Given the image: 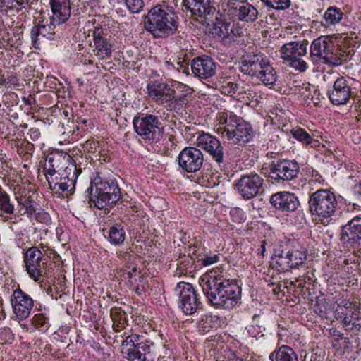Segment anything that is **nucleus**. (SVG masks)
Listing matches in <instances>:
<instances>
[{
  "label": "nucleus",
  "instance_id": "nucleus-29",
  "mask_svg": "<svg viewBox=\"0 0 361 361\" xmlns=\"http://www.w3.org/2000/svg\"><path fill=\"white\" fill-rule=\"evenodd\" d=\"M307 258L306 250L305 248L302 250L292 249L286 254V257L282 255L279 257L280 262H278L283 269L288 268H296L302 265Z\"/></svg>",
  "mask_w": 361,
  "mask_h": 361
},
{
  "label": "nucleus",
  "instance_id": "nucleus-27",
  "mask_svg": "<svg viewBox=\"0 0 361 361\" xmlns=\"http://www.w3.org/2000/svg\"><path fill=\"white\" fill-rule=\"evenodd\" d=\"M270 203L274 208L283 212H295L300 205L298 197L289 192H279L272 195Z\"/></svg>",
  "mask_w": 361,
  "mask_h": 361
},
{
  "label": "nucleus",
  "instance_id": "nucleus-60",
  "mask_svg": "<svg viewBox=\"0 0 361 361\" xmlns=\"http://www.w3.org/2000/svg\"><path fill=\"white\" fill-rule=\"evenodd\" d=\"M7 221L11 224H16L18 222V216L9 217L7 219Z\"/></svg>",
  "mask_w": 361,
  "mask_h": 361
},
{
  "label": "nucleus",
  "instance_id": "nucleus-45",
  "mask_svg": "<svg viewBox=\"0 0 361 361\" xmlns=\"http://www.w3.org/2000/svg\"><path fill=\"white\" fill-rule=\"evenodd\" d=\"M37 27L33 26L30 31V37L32 46L36 49H40L42 45H43L46 40H47L45 37H42L41 35H37L36 31L37 32Z\"/></svg>",
  "mask_w": 361,
  "mask_h": 361
},
{
  "label": "nucleus",
  "instance_id": "nucleus-21",
  "mask_svg": "<svg viewBox=\"0 0 361 361\" xmlns=\"http://www.w3.org/2000/svg\"><path fill=\"white\" fill-rule=\"evenodd\" d=\"M202 152L197 147H186L180 151L178 157V166L183 172L188 173L199 171L204 164Z\"/></svg>",
  "mask_w": 361,
  "mask_h": 361
},
{
  "label": "nucleus",
  "instance_id": "nucleus-30",
  "mask_svg": "<svg viewBox=\"0 0 361 361\" xmlns=\"http://www.w3.org/2000/svg\"><path fill=\"white\" fill-rule=\"evenodd\" d=\"M183 3L186 10L198 17L209 15L214 10L210 0H183Z\"/></svg>",
  "mask_w": 361,
  "mask_h": 361
},
{
  "label": "nucleus",
  "instance_id": "nucleus-37",
  "mask_svg": "<svg viewBox=\"0 0 361 361\" xmlns=\"http://www.w3.org/2000/svg\"><path fill=\"white\" fill-rule=\"evenodd\" d=\"M219 317L212 315H204L199 321L198 330L199 331L204 334L210 331L212 329L216 328Z\"/></svg>",
  "mask_w": 361,
  "mask_h": 361
},
{
  "label": "nucleus",
  "instance_id": "nucleus-17",
  "mask_svg": "<svg viewBox=\"0 0 361 361\" xmlns=\"http://www.w3.org/2000/svg\"><path fill=\"white\" fill-rule=\"evenodd\" d=\"M224 11L231 18L245 23H254L259 16L258 10L247 0H228Z\"/></svg>",
  "mask_w": 361,
  "mask_h": 361
},
{
  "label": "nucleus",
  "instance_id": "nucleus-16",
  "mask_svg": "<svg viewBox=\"0 0 361 361\" xmlns=\"http://www.w3.org/2000/svg\"><path fill=\"white\" fill-rule=\"evenodd\" d=\"M264 178L255 171L242 175L235 180L234 187L240 196L245 200L257 197L264 185Z\"/></svg>",
  "mask_w": 361,
  "mask_h": 361
},
{
  "label": "nucleus",
  "instance_id": "nucleus-56",
  "mask_svg": "<svg viewBox=\"0 0 361 361\" xmlns=\"http://www.w3.org/2000/svg\"><path fill=\"white\" fill-rule=\"evenodd\" d=\"M353 192L356 195L357 200L361 202V183L356 184L353 187Z\"/></svg>",
  "mask_w": 361,
  "mask_h": 361
},
{
  "label": "nucleus",
  "instance_id": "nucleus-34",
  "mask_svg": "<svg viewBox=\"0 0 361 361\" xmlns=\"http://www.w3.org/2000/svg\"><path fill=\"white\" fill-rule=\"evenodd\" d=\"M316 133L317 132L314 131L312 132V134H310L307 131L300 127L293 128L290 130V134L292 136L305 146L311 145L314 137H319L316 135Z\"/></svg>",
  "mask_w": 361,
  "mask_h": 361
},
{
  "label": "nucleus",
  "instance_id": "nucleus-31",
  "mask_svg": "<svg viewBox=\"0 0 361 361\" xmlns=\"http://www.w3.org/2000/svg\"><path fill=\"white\" fill-rule=\"evenodd\" d=\"M270 361H305L299 359L298 354L293 349L286 345H283L269 354Z\"/></svg>",
  "mask_w": 361,
  "mask_h": 361
},
{
  "label": "nucleus",
  "instance_id": "nucleus-52",
  "mask_svg": "<svg viewBox=\"0 0 361 361\" xmlns=\"http://www.w3.org/2000/svg\"><path fill=\"white\" fill-rule=\"evenodd\" d=\"M352 321V317H350L347 315L345 316L342 321L343 326L346 330H355L357 331H360L361 330V324H356Z\"/></svg>",
  "mask_w": 361,
  "mask_h": 361
},
{
  "label": "nucleus",
  "instance_id": "nucleus-36",
  "mask_svg": "<svg viewBox=\"0 0 361 361\" xmlns=\"http://www.w3.org/2000/svg\"><path fill=\"white\" fill-rule=\"evenodd\" d=\"M126 238V232L120 223H116L110 227L109 231V240L114 245L122 244Z\"/></svg>",
  "mask_w": 361,
  "mask_h": 361
},
{
  "label": "nucleus",
  "instance_id": "nucleus-10",
  "mask_svg": "<svg viewBox=\"0 0 361 361\" xmlns=\"http://www.w3.org/2000/svg\"><path fill=\"white\" fill-rule=\"evenodd\" d=\"M81 172V169H75L71 165L61 173L47 175L49 189L58 197H68L72 195L75 192L77 178Z\"/></svg>",
  "mask_w": 361,
  "mask_h": 361
},
{
  "label": "nucleus",
  "instance_id": "nucleus-48",
  "mask_svg": "<svg viewBox=\"0 0 361 361\" xmlns=\"http://www.w3.org/2000/svg\"><path fill=\"white\" fill-rule=\"evenodd\" d=\"M84 150L89 153H96L99 152L101 154L100 143L99 141L94 140V138H91L87 140L82 145Z\"/></svg>",
  "mask_w": 361,
  "mask_h": 361
},
{
  "label": "nucleus",
  "instance_id": "nucleus-6",
  "mask_svg": "<svg viewBox=\"0 0 361 361\" xmlns=\"http://www.w3.org/2000/svg\"><path fill=\"white\" fill-rule=\"evenodd\" d=\"M224 126L217 128V133L238 146H245L252 140L255 132L249 122L233 112L225 114Z\"/></svg>",
  "mask_w": 361,
  "mask_h": 361
},
{
  "label": "nucleus",
  "instance_id": "nucleus-23",
  "mask_svg": "<svg viewBox=\"0 0 361 361\" xmlns=\"http://www.w3.org/2000/svg\"><path fill=\"white\" fill-rule=\"evenodd\" d=\"M71 165H73L75 169H78L76 162L68 154L64 152L50 154L46 158L43 169L47 177V175L61 173Z\"/></svg>",
  "mask_w": 361,
  "mask_h": 361
},
{
  "label": "nucleus",
  "instance_id": "nucleus-3",
  "mask_svg": "<svg viewBox=\"0 0 361 361\" xmlns=\"http://www.w3.org/2000/svg\"><path fill=\"white\" fill-rule=\"evenodd\" d=\"M91 207L99 209L113 207L121 198V192L116 181L97 174L92 180L87 190Z\"/></svg>",
  "mask_w": 361,
  "mask_h": 361
},
{
  "label": "nucleus",
  "instance_id": "nucleus-4",
  "mask_svg": "<svg viewBox=\"0 0 361 361\" xmlns=\"http://www.w3.org/2000/svg\"><path fill=\"white\" fill-rule=\"evenodd\" d=\"M240 71L252 78H255L266 86L277 81V74L269 57L261 51L247 53L240 59Z\"/></svg>",
  "mask_w": 361,
  "mask_h": 361
},
{
  "label": "nucleus",
  "instance_id": "nucleus-39",
  "mask_svg": "<svg viewBox=\"0 0 361 361\" xmlns=\"http://www.w3.org/2000/svg\"><path fill=\"white\" fill-rule=\"evenodd\" d=\"M268 8L277 11H286L292 6L291 0H260Z\"/></svg>",
  "mask_w": 361,
  "mask_h": 361
},
{
  "label": "nucleus",
  "instance_id": "nucleus-35",
  "mask_svg": "<svg viewBox=\"0 0 361 361\" xmlns=\"http://www.w3.org/2000/svg\"><path fill=\"white\" fill-rule=\"evenodd\" d=\"M57 23L50 20V23L47 25H35L37 27V32L36 31L37 35H41L42 37H45L49 40H54L57 37H59L60 33L58 30H56Z\"/></svg>",
  "mask_w": 361,
  "mask_h": 361
},
{
  "label": "nucleus",
  "instance_id": "nucleus-55",
  "mask_svg": "<svg viewBox=\"0 0 361 361\" xmlns=\"http://www.w3.org/2000/svg\"><path fill=\"white\" fill-rule=\"evenodd\" d=\"M194 262V260H192V262H190V260H182L180 261L177 264L178 266L183 265V267L185 269L186 271H191L190 269L193 268Z\"/></svg>",
  "mask_w": 361,
  "mask_h": 361
},
{
  "label": "nucleus",
  "instance_id": "nucleus-8",
  "mask_svg": "<svg viewBox=\"0 0 361 361\" xmlns=\"http://www.w3.org/2000/svg\"><path fill=\"white\" fill-rule=\"evenodd\" d=\"M135 132L149 144L159 142L164 134V127L157 116L138 114L133 118Z\"/></svg>",
  "mask_w": 361,
  "mask_h": 361
},
{
  "label": "nucleus",
  "instance_id": "nucleus-24",
  "mask_svg": "<svg viewBox=\"0 0 361 361\" xmlns=\"http://www.w3.org/2000/svg\"><path fill=\"white\" fill-rule=\"evenodd\" d=\"M197 146L207 151L212 159L219 164L224 162L223 146L215 137L202 133L197 138Z\"/></svg>",
  "mask_w": 361,
  "mask_h": 361
},
{
  "label": "nucleus",
  "instance_id": "nucleus-9",
  "mask_svg": "<svg viewBox=\"0 0 361 361\" xmlns=\"http://www.w3.org/2000/svg\"><path fill=\"white\" fill-rule=\"evenodd\" d=\"M308 204L311 214L320 221L333 216L338 206L334 193L324 189L313 192L310 196Z\"/></svg>",
  "mask_w": 361,
  "mask_h": 361
},
{
  "label": "nucleus",
  "instance_id": "nucleus-49",
  "mask_svg": "<svg viewBox=\"0 0 361 361\" xmlns=\"http://www.w3.org/2000/svg\"><path fill=\"white\" fill-rule=\"evenodd\" d=\"M128 9L132 13H139L144 6L143 0H124Z\"/></svg>",
  "mask_w": 361,
  "mask_h": 361
},
{
  "label": "nucleus",
  "instance_id": "nucleus-57",
  "mask_svg": "<svg viewBox=\"0 0 361 361\" xmlns=\"http://www.w3.org/2000/svg\"><path fill=\"white\" fill-rule=\"evenodd\" d=\"M350 317H352V322L356 324H361L360 322L359 315L357 312H353L351 315L349 316Z\"/></svg>",
  "mask_w": 361,
  "mask_h": 361
},
{
  "label": "nucleus",
  "instance_id": "nucleus-28",
  "mask_svg": "<svg viewBox=\"0 0 361 361\" xmlns=\"http://www.w3.org/2000/svg\"><path fill=\"white\" fill-rule=\"evenodd\" d=\"M52 16L50 20L56 23L58 26L66 23L71 16L70 0H50Z\"/></svg>",
  "mask_w": 361,
  "mask_h": 361
},
{
  "label": "nucleus",
  "instance_id": "nucleus-59",
  "mask_svg": "<svg viewBox=\"0 0 361 361\" xmlns=\"http://www.w3.org/2000/svg\"><path fill=\"white\" fill-rule=\"evenodd\" d=\"M2 317L4 318L5 317V314H4V307H3L2 300L0 298V319H1Z\"/></svg>",
  "mask_w": 361,
  "mask_h": 361
},
{
  "label": "nucleus",
  "instance_id": "nucleus-11",
  "mask_svg": "<svg viewBox=\"0 0 361 361\" xmlns=\"http://www.w3.org/2000/svg\"><path fill=\"white\" fill-rule=\"evenodd\" d=\"M308 42L293 41L283 44L280 49L281 58L283 59L286 63L299 71L305 72L309 67L307 56Z\"/></svg>",
  "mask_w": 361,
  "mask_h": 361
},
{
  "label": "nucleus",
  "instance_id": "nucleus-40",
  "mask_svg": "<svg viewBox=\"0 0 361 361\" xmlns=\"http://www.w3.org/2000/svg\"><path fill=\"white\" fill-rule=\"evenodd\" d=\"M23 9L27 10L28 8L23 5L20 0H0V13L7 11V10L20 12Z\"/></svg>",
  "mask_w": 361,
  "mask_h": 361
},
{
  "label": "nucleus",
  "instance_id": "nucleus-32",
  "mask_svg": "<svg viewBox=\"0 0 361 361\" xmlns=\"http://www.w3.org/2000/svg\"><path fill=\"white\" fill-rule=\"evenodd\" d=\"M344 16L345 13L341 8L336 6H330L324 12L321 23L325 27L334 26L341 23Z\"/></svg>",
  "mask_w": 361,
  "mask_h": 361
},
{
  "label": "nucleus",
  "instance_id": "nucleus-20",
  "mask_svg": "<svg viewBox=\"0 0 361 361\" xmlns=\"http://www.w3.org/2000/svg\"><path fill=\"white\" fill-rule=\"evenodd\" d=\"M269 169L270 178L278 183L292 180L298 177L300 172L298 164L288 159L273 161Z\"/></svg>",
  "mask_w": 361,
  "mask_h": 361
},
{
  "label": "nucleus",
  "instance_id": "nucleus-38",
  "mask_svg": "<svg viewBox=\"0 0 361 361\" xmlns=\"http://www.w3.org/2000/svg\"><path fill=\"white\" fill-rule=\"evenodd\" d=\"M32 324L39 331L46 332L50 327L49 318L44 313H37L32 319Z\"/></svg>",
  "mask_w": 361,
  "mask_h": 361
},
{
  "label": "nucleus",
  "instance_id": "nucleus-1",
  "mask_svg": "<svg viewBox=\"0 0 361 361\" xmlns=\"http://www.w3.org/2000/svg\"><path fill=\"white\" fill-rule=\"evenodd\" d=\"M200 284L208 302L216 309H232L240 299L239 287L217 271L202 275Z\"/></svg>",
  "mask_w": 361,
  "mask_h": 361
},
{
  "label": "nucleus",
  "instance_id": "nucleus-42",
  "mask_svg": "<svg viewBox=\"0 0 361 361\" xmlns=\"http://www.w3.org/2000/svg\"><path fill=\"white\" fill-rule=\"evenodd\" d=\"M14 210V205L10 202L9 196L0 186V211L7 214H12Z\"/></svg>",
  "mask_w": 361,
  "mask_h": 361
},
{
  "label": "nucleus",
  "instance_id": "nucleus-64",
  "mask_svg": "<svg viewBox=\"0 0 361 361\" xmlns=\"http://www.w3.org/2000/svg\"><path fill=\"white\" fill-rule=\"evenodd\" d=\"M358 109H357V111H360V114H361V104L359 105L358 106Z\"/></svg>",
  "mask_w": 361,
  "mask_h": 361
},
{
  "label": "nucleus",
  "instance_id": "nucleus-18",
  "mask_svg": "<svg viewBox=\"0 0 361 361\" xmlns=\"http://www.w3.org/2000/svg\"><path fill=\"white\" fill-rule=\"evenodd\" d=\"M331 48V42L325 38L319 37L314 39L310 47V60L314 64L322 62L324 64L333 66L340 65V59L333 56Z\"/></svg>",
  "mask_w": 361,
  "mask_h": 361
},
{
  "label": "nucleus",
  "instance_id": "nucleus-13",
  "mask_svg": "<svg viewBox=\"0 0 361 361\" xmlns=\"http://www.w3.org/2000/svg\"><path fill=\"white\" fill-rule=\"evenodd\" d=\"M23 261L29 276L36 282L43 281L47 260L42 251L37 246L30 247L24 252Z\"/></svg>",
  "mask_w": 361,
  "mask_h": 361
},
{
  "label": "nucleus",
  "instance_id": "nucleus-41",
  "mask_svg": "<svg viewBox=\"0 0 361 361\" xmlns=\"http://www.w3.org/2000/svg\"><path fill=\"white\" fill-rule=\"evenodd\" d=\"M240 84L234 82L231 80H226L220 87V91L221 94L233 97L236 95L237 92L240 91Z\"/></svg>",
  "mask_w": 361,
  "mask_h": 361
},
{
  "label": "nucleus",
  "instance_id": "nucleus-47",
  "mask_svg": "<svg viewBox=\"0 0 361 361\" xmlns=\"http://www.w3.org/2000/svg\"><path fill=\"white\" fill-rule=\"evenodd\" d=\"M219 255L216 254H212L211 252L207 253L204 252L201 258L198 259V262L202 263V265L207 267L214 264L219 261Z\"/></svg>",
  "mask_w": 361,
  "mask_h": 361
},
{
  "label": "nucleus",
  "instance_id": "nucleus-15",
  "mask_svg": "<svg viewBox=\"0 0 361 361\" xmlns=\"http://www.w3.org/2000/svg\"><path fill=\"white\" fill-rule=\"evenodd\" d=\"M174 291L179 297L178 307L186 315L195 314L202 307L199 295L191 283L179 282Z\"/></svg>",
  "mask_w": 361,
  "mask_h": 361
},
{
  "label": "nucleus",
  "instance_id": "nucleus-61",
  "mask_svg": "<svg viewBox=\"0 0 361 361\" xmlns=\"http://www.w3.org/2000/svg\"><path fill=\"white\" fill-rule=\"evenodd\" d=\"M23 4V5H25L28 8H30V0H20Z\"/></svg>",
  "mask_w": 361,
  "mask_h": 361
},
{
  "label": "nucleus",
  "instance_id": "nucleus-46",
  "mask_svg": "<svg viewBox=\"0 0 361 361\" xmlns=\"http://www.w3.org/2000/svg\"><path fill=\"white\" fill-rule=\"evenodd\" d=\"M34 145L27 140H23L20 145L17 146V152L19 155L24 157L27 154H32L34 152Z\"/></svg>",
  "mask_w": 361,
  "mask_h": 361
},
{
  "label": "nucleus",
  "instance_id": "nucleus-33",
  "mask_svg": "<svg viewBox=\"0 0 361 361\" xmlns=\"http://www.w3.org/2000/svg\"><path fill=\"white\" fill-rule=\"evenodd\" d=\"M231 31V23L225 20L215 23L212 29V34L221 40H228Z\"/></svg>",
  "mask_w": 361,
  "mask_h": 361
},
{
  "label": "nucleus",
  "instance_id": "nucleus-44",
  "mask_svg": "<svg viewBox=\"0 0 361 361\" xmlns=\"http://www.w3.org/2000/svg\"><path fill=\"white\" fill-rule=\"evenodd\" d=\"M204 252H205V247L201 243H195L188 247V255L192 260L198 262V259L202 257Z\"/></svg>",
  "mask_w": 361,
  "mask_h": 361
},
{
  "label": "nucleus",
  "instance_id": "nucleus-12",
  "mask_svg": "<svg viewBox=\"0 0 361 361\" xmlns=\"http://www.w3.org/2000/svg\"><path fill=\"white\" fill-rule=\"evenodd\" d=\"M88 24L92 26L89 31L93 37L92 47L94 54L99 59H109L114 50V42L109 28L97 23L96 20L89 21Z\"/></svg>",
  "mask_w": 361,
  "mask_h": 361
},
{
  "label": "nucleus",
  "instance_id": "nucleus-14",
  "mask_svg": "<svg viewBox=\"0 0 361 361\" xmlns=\"http://www.w3.org/2000/svg\"><path fill=\"white\" fill-rule=\"evenodd\" d=\"M340 240L349 251L361 257V216H356L342 227Z\"/></svg>",
  "mask_w": 361,
  "mask_h": 361
},
{
  "label": "nucleus",
  "instance_id": "nucleus-54",
  "mask_svg": "<svg viewBox=\"0 0 361 361\" xmlns=\"http://www.w3.org/2000/svg\"><path fill=\"white\" fill-rule=\"evenodd\" d=\"M28 135L33 141H36L40 137L41 133L38 128H32L29 130Z\"/></svg>",
  "mask_w": 361,
  "mask_h": 361
},
{
  "label": "nucleus",
  "instance_id": "nucleus-7",
  "mask_svg": "<svg viewBox=\"0 0 361 361\" xmlns=\"http://www.w3.org/2000/svg\"><path fill=\"white\" fill-rule=\"evenodd\" d=\"M125 357L129 361H154L156 353L154 343L144 336L133 334L122 342Z\"/></svg>",
  "mask_w": 361,
  "mask_h": 361
},
{
  "label": "nucleus",
  "instance_id": "nucleus-62",
  "mask_svg": "<svg viewBox=\"0 0 361 361\" xmlns=\"http://www.w3.org/2000/svg\"><path fill=\"white\" fill-rule=\"evenodd\" d=\"M228 361H243V360L239 357H234V358H229Z\"/></svg>",
  "mask_w": 361,
  "mask_h": 361
},
{
  "label": "nucleus",
  "instance_id": "nucleus-26",
  "mask_svg": "<svg viewBox=\"0 0 361 361\" xmlns=\"http://www.w3.org/2000/svg\"><path fill=\"white\" fill-rule=\"evenodd\" d=\"M192 73L201 79H208L216 73V63L214 60L207 55L195 57L191 62Z\"/></svg>",
  "mask_w": 361,
  "mask_h": 361
},
{
  "label": "nucleus",
  "instance_id": "nucleus-63",
  "mask_svg": "<svg viewBox=\"0 0 361 361\" xmlns=\"http://www.w3.org/2000/svg\"><path fill=\"white\" fill-rule=\"evenodd\" d=\"M264 244H265V241H263L262 245V251H264L265 250Z\"/></svg>",
  "mask_w": 361,
  "mask_h": 361
},
{
  "label": "nucleus",
  "instance_id": "nucleus-50",
  "mask_svg": "<svg viewBox=\"0 0 361 361\" xmlns=\"http://www.w3.org/2000/svg\"><path fill=\"white\" fill-rule=\"evenodd\" d=\"M314 312L321 317H324L327 313V307L324 298L317 299L314 306Z\"/></svg>",
  "mask_w": 361,
  "mask_h": 361
},
{
  "label": "nucleus",
  "instance_id": "nucleus-43",
  "mask_svg": "<svg viewBox=\"0 0 361 361\" xmlns=\"http://www.w3.org/2000/svg\"><path fill=\"white\" fill-rule=\"evenodd\" d=\"M254 94L255 93L250 87H245L240 85V91L237 92L235 98L240 102L248 104L252 101V99H253Z\"/></svg>",
  "mask_w": 361,
  "mask_h": 361
},
{
  "label": "nucleus",
  "instance_id": "nucleus-19",
  "mask_svg": "<svg viewBox=\"0 0 361 361\" xmlns=\"http://www.w3.org/2000/svg\"><path fill=\"white\" fill-rule=\"evenodd\" d=\"M34 185L31 183L16 185L13 188L15 199L19 204L20 215L31 216L36 212L37 202L34 200Z\"/></svg>",
  "mask_w": 361,
  "mask_h": 361
},
{
  "label": "nucleus",
  "instance_id": "nucleus-5",
  "mask_svg": "<svg viewBox=\"0 0 361 361\" xmlns=\"http://www.w3.org/2000/svg\"><path fill=\"white\" fill-rule=\"evenodd\" d=\"M146 88L148 96L154 102L170 111L178 112L188 103L187 94H176L175 89L161 80H149Z\"/></svg>",
  "mask_w": 361,
  "mask_h": 361
},
{
  "label": "nucleus",
  "instance_id": "nucleus-58",
  "mask_svg": "<svg viewBox=\"0 0 361 361\" xmlns=\"http://www.w3.org/2000/svg\"><path fill=\"white\" fill-rule=\"evenodd\" d=\"M7 164L6 159L3 157H0V169L5 170Z\"/></svg>",
  "mask_w": 361,
  "mask_h": 361
},
{
  "label": "nucleus",
  "instance_id": "nucleus-51",
  "mask_svg": "<svg viewBox=\"0 0 361 361\" xmlns=\"http://www.w3.org/2000/svg\"><path fill=\"white\" fill-rule=\"evenodd\" d=\"M121 276L124 279H130L134 276H136V273L140 274V271H137V266L134 264H128L125 269L121 271Z\"/></svg>",
  "mask_w": 361,
  "mask_h": 361
},
{
  "label": "nucleus",
  "instance_id": "nucleus-25",
  "mask_svg": "<svg viewBox=\"0 0 361 361\" xmlns=\"http://www.w3.org/2000/svg\"><path fill=\"white\" fill-rule=\"evenodd\" d=\"M352 93L351 85L344 77H338L334 82L328 95L331 102L336 106L344 105L349 101Z\"/></svg>",
  "mask_w": 361,
  "mask_h": 361
},
{
  "label": "nucleus",
  "instance_id": "nucleus-53",
  "mask_svg": "<svg viewBox=\"0 0 361 361\" xmlns=\"http://www.w3.org/2000/svg\"><path fill=\"white\" fill-rule=\"evenodd\" d=\"M242 32V29L239 27H235L234 24L231 23V31L229 33V37H228V42L233 41L235 37L240 36Z\"/></svg>",
  "mask_w": 361,
  "mask_h": 361
},
{
  "label": "nucleus",
  "instance_id": "nucleus-22",
  "mask_svg": "<svg viewBox=\"0 0 361 361\" xmlns=\"http://www.w3.org/2000/svg\"><path fill=\"white\" fill-rule=\"evenodd\" d=\"M10 302L17 319L25 320L28 318L34 307V300L31 296L20 288H17L13 291Z\"/></svg>",
  "mask_w": 361,
  "mask_h": 361
},
{
  "label": "nucleus",
  "instance_id": "nucleus-2",
  "mask_svg": "<svg viewBox=\"0 0 361 361\" xmlns=\"http://www.w3.org/2000/svg\"><path fill=\"white\" fill-rule=\"evenodd\" d=\"M179 18L173 7L159 4L145 16V29L156 38L168 37L176 32Z\"/></svg>",
  "mask_w": 361,
  "mask_h": 361
}]
</instances>
